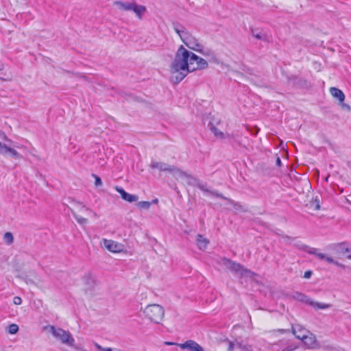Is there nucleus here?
Returning a JSON list of instances; mask_svg holds the SVG:
<instances>
[{
    "instance_id": "ddd939ff",
    "label": "nucleus",
    "mask_w": 351,
    "mask_h": 351,
    "mask_svg": "<svg viewBox=\"0 0 351 351\" xmlns=\"http://www.w3.org/2000/svg\"><path fill=\"white\" fill-rule=\"evenodd\" d=\"M301 340L310 348H315L317 344L315 337L312 334L310 336L305 335L304 337L302 338Z\"/></svg>"
},
{
    "instance_id": "ea45409f",
    "label": "nucleus",
    "mask_w": 351,
    "mask_h": 351,
    "mask_svg": "<svg viewBox=\"0 0 351 351\" xmlns=\"http://www.w3.org/2000/svg\"><path fill=\"white\" fill-rule=\"evenodd\" d=\"M276 163V165L278 167H280L282 165V162L279 157H277Z\"/></svg>"
},
{
    "instance_id": "c03bdc74",
    "label": "nucleus",
    "mask_w": 351,
    "mask_h": 351,
    "mask_svg": "<svg viewBox=\"0 0 351 351\" xmlns=\"http://www.w3.org/2000/svg\"><path fill=\"white\" fill-rule=\"evenodd\" d=\"M283 237H284V238H286V239H289V240H291V241H293V240H294V239H295L294 238H292V237H289V236H283Z\"/></svg>"
},
{
    "instance_id": "09e8293b",
    "label": "nucleus",
    "mask_w": 351,
    "mask_h": 351,
    "mask_svg": "<svg viewBox=\"0 0 351 351\" xmlns=\"http://www.w3.org/2000/svg\"><path fill=\"white\" fill-rule=\"evenodd\" d=\"M153 202H155V203L158 202V199H155L153 201Z\"/></svg>"
},
{
    "instance_id": "aec40b11",
    "label": "nucleus",
    "mask_w": 351,
    "mask_h": 351,
    "mask_svg": "<svg viewBox=\"0 0 351 351\" xmlns=\"http://www.w3.org/2000/svg\"><path fill=\"white\" fill-rule=\"evenodd\" d=\"M295 294H296L295 298L298 300L303 302L309 305V302H311V299H310L308 297H307L306 295H304L302 293L297 292Z\"/></svg>"
},
{
    "instance_id": "473e14b6",
    "label": "nucleus",
    "mask_w": 351,
    "mask_h": 351,
    "mask_svg": "<svg viewBox=\"0 0 351 351\" xmlns=\"http://www.w3.org/2000/svg\"><path fill=\"white\" fill-rule=\"evenodd\" d=\"M234 343L231 341H228V351H234Z\"/></svg>"
},
{
    "instance_id": "1a4fd4ad",
    "label": "nucleus",
    "mask_w": 351,
    "mask_h": 351,
    "mask_svg": "<svg viewBox=\"0 0 351 351\" xmlns=\"http://www.w3.org/2000/svg\"><path fill=\"white\" fill-rule=\"evenodd\" d=\"M0 154L1 155H7L10 154V156L14 159H20L22 158L21 154H19L14 149L7 146L5 144H3L0 143Z\"/></svg>"
},
{
    "instance_id": "de8ad7c7",
    "label": "nucleus",
    "mask_w": 351,
    "mask_h": 351,
    "mask_svg": "<svg viewBox=\"0 0 351 351\" xmlns=\"http://www.w3.org/2000/svg\"><path fill=\"white\" fill-rule=\"evenodd\" d=\"M93 217H97L98 216H97V213H93Z\"/></svg>"
},
{
    "instance_id": "4c0bfd02",
    "label": "nucleus",
    "mask_w": 351,
    "mask_h": 351,
    "mask_svg": "<svg viewBox=\"0 0 351 351\" xmlns=\"http://www.w3.org/2000/svg\"><path fill=\"white\" fill-rule=\"evenodd\" d=\"M77 205H79V206L81 207V208H81V210H89V208H87L85 205H82V204L81 203H80V202H77Z\"/></svg>"
},
{
    "instance_id": "bb28decb",
    "label": "nucleus",
    "mask_w": 351,
    "mask_h": 351,
    "mask_svg": "<svg viewBox=\"0 0 351 351\" xmlns=\"http://www.w3.org/2000/svg\"><path fill=\"white\" fill-rule=\"evenodd\" d=\"M114 189L121 195L122 199L125 198V195L127 192L125 191V190L122 187L116 186Z\"/></svg>"
},
{
    "instance_id": "58836bf2",
    "label": "nucleus",
    "mask_w": 351,
    "mask_h": 351,
    "mask_svg": "<svg viewBox=\"0 0 351 351\" xmlns=\"http://www.w3.org/2000/svg\"><path fill=\"white\" fill-rule=\"evenodd\" d=\"M334 265H337V267L345 268V265L339 263L338 261L335 260V263H333Z\"/></svg>"
},
{
    "instance_id": "0eeeda50",
    "label": "nucleus",
    "mask_w": 351,
    "mask_h": 351,
    "mask_svg": "<svg viewBox=\"0 0 351 351\" xmlns=\"http://www.w3.org/2000/svg\"><path fill=\"white\" fill-rule=\"evenodd\" d=\"M300 249L308 253L309 254L315 255L320 260H326L328 263L332 264L335 263V260L332 258L327 256L325 254L318 252V250L316 248L302 244L300 247Z\"/></svg>"
},
{
    "instance_id": "412c9836",
    "label": "nucleus",
    "mask_w": 351,
    "mask_h": 351,
    "mask_svg": "<svg viewBox=\"0 0 351 351\" xmlns=\"http://www.w3.org/2000/svg\"><path fill=\"white\" fill-rule=\"evenodd\" d=\"M237 346L242 351H253L252 346L250 345L243 343V341H237Z\"/></svg>"
},
{
    "instance_id": "49530a36",
    "label": "nucleus",
    "mask_w": 351,
    "mask_h": 351,
    "mask_svg": "<svg viewBox=\"0 0 351 351\" xmlns=\"http://www.w3.org/2000/svg\"><path fill=\"white\" fill-rule=\"evenodd\" d=\"M3 68H4L3 64L0 62V71H2L3 69Z\"/></svg>"
},
{
    "instance_id": "39448f33",
    "label": "nucleus",
    "mask_w": 351,
    "mask_h": 351,
    "mask_svg": "<svg viewBox=\"0 0 351 351\" xmlns=\"http://www.w3.org/2000/svg\"><path fill=\"white\" fill-rule=\"evenodd\" d=\"M222 264L230 271L233 272L234 274L239 275L241 277L247 276L251 273V271L245 268L240 263H236L229 258H223L221 259Z\"/></svg>"
},
{
    "instance_id": "f257e3e1",
    "label": "nucleus",
    "mask_w": 351,
    "mask_h": 351,
    "mask_svg": "<svg viewBox=\"0 0 351 351\" xmlns=\"http://www.w3.org/2000/svg\"><path fill=\"white\" fill-rule=\"evenodd\" d=\"M208 64L204 58L186 49L181 45L176 53L171 64V80L174 83L181 82L189 73L196 70L205 69Z\"/></svg>"
},
{
    "instance_id": "6e6552de",
    "label": "nucleus",
    "mask_w": 351,
    "mask_h": 351,
    "mask_svg": "<svg viewBox=\"0 0 351 351\" xmlns=\"http://www.w3.org/2000/svg\"><path fill=\"white\" fill-rule=\"evenodd\" d=\"M82 280L86 287V293L93 292L96 286V281L93 275L90 273L85 274L84 276L83 277Z\"/></svg>"
},
{
    "instance_id": "2eb2a0df",
    "label": "nucleus",
    "mask_w": 351,
    "mask_h": 351,
    "mask_svg": "<svg viewBox=\"0 0 351 351\" xmlns=\"http://www.w3.org/2000/svg\"><path fill=\"white\" fill-rule=\"evenodd\" d=\"M196 241L197 245L201 250H204L207 247L208 244L209 243L208 239L204 238L202 234L197 235Z\"/></svg>"
},
{
    "instance_id": "5701e85b",
    "label": "nucleus",
    "mask_w": 351,
    "mask_h": 351,
    "mask_svg": "<svg viewBox=\"0 0 351 351\" xmlns=\"http://www.w3.org/2000/svg\"><path fill=\"white\" fill-rule=\"evenodd\" d=\"M71 213L73 215V217H75V219H76V221L81 225H84V224H86L87 223V219L86 218H84L80 215H76V213L73 210H71Z\"/></svg>"
},
{
    "instance_id": "37998d69",
    "label": "nucleus",
    "mask_w": 351,
    "mask_h": 351,
    "mask_svg": "<svg viewBox=\"0 0 351 351\" xmlns=\"http://www.w3.org/2000/svg\"><path fill=\"white\" fill-rule=\"evenodd\" d=\"M210 50H208L207 51L204 52L202 51V52L201 53H202L203 55L204 56H208L209 55V53H210Z\"/></svg>"
},
{
    "instance_id": "a18cd8bd",
    "label": "nucleus",
    "mask_w": 351,
    "mask_h": 351,
    "mask_svg": "<svg viewBox=\"0 0 351 351\" xmlns=\"http://www.w3.org/2000/svg\"><path fill=\"white\" fill-rule=\"evenodd\" d=\"M103 351H114V350L110 348H104Z\"/></svg>"
},
{
    "instance_id": "a878e982",
    "label": "nucleus",
    "mask_w": 351,
    "mask_h": 351,
    "mask_svg": "<svg viewBox=\"0 0 351 351\" xmlns=\"http://www.w3.org/2000/svg\"><path fill=\"white\" fill-rule=\"evenodd\" d=\"M19 330L18 325L15 324H12L8 326V332L10 334H16Z\"/></svg>"
},
{
    "instance_id": "7c9ffc66",
    "label": "nucleus",
    "mask_w": 351,
    "mask_h": 351,
    "mask_svg": "<svg viewBox=\"0 0 351 351\" xmlns=\"http://www.w3.org/2000/svg\"><path fill=\"white\" fill-rule=\"evenodd\" d=\"M341 106L342 109L344 110H346L348 112H350L351 110V107L348 104L343 103V101L341 102Z\"/></svg>"
},
{
    "instance_id": "2f4dec72",
    "label": "nucleus",
    "mask_w": 351,
    "mask_h": 351,
    "mask_svg": "<svg viewBox=\"0 0 351 351\" xmlns=\"http://www.w3.org/2000/svg\"><path fill=\"white\" fill-rule=\"evenodd\" d=\"M13 302L16 305H19L22 303V299L19 296H15L13 298Z\"/></svg>"
},
{
    "instance_id": "4be33fe9",
    "label": "nucleus",
    "mask_w": 351,
    "mask_h": 351,
    "mask_svg": "<svg viewBox=\"0 0 351 351\" xmlns=\"http://www.w3.org/2000/svg\"><path fill=\"white\" fill-rule=\"evenodd\" d=\"M123 199L128 202H136L138 199V197L136 195H132L128 193H126L125 198H123Z\"/></svg>"
},
{
    "instance_id": "f3484780",
    "label": "nucleus",
    "mask_w": 351,
    "mask_h": 351,
    "mask_svg": "<svg viewBox=\"0 0 351 351\" xmlns=\"http://www.w3.org/2000/svg\"><path fill=\"white\" fill-rule=\"evenodd\" d=\"M309 305L318 309H326L331 306V304L314 302L312 300L309 302Z\"/></svg>"
},
{
    "instance_id": "a211bd4d",
    "label": "nucleus",
    "mask_w": 351,
    "mask_h": 351,
    "mask_svg": "<svg viewBox=\"0 0 351 351\" xmlns=\"http://www.w3.org/2000/svg\"><path fill=\"white\" fill-rule=\"evenodd\" d=\"M251 31H252V36L254 38H256V39L263 40V41L268 40L267 36L266 34H263L261 32H257L256 29H254L253 28H252Z\"/></svg>"
},
{
    "instance_id": "423d86ee",
    "label": "nucleus",
    "mask_w": 351,
    "mask_h": 351,
    "mask_svg": "<svg viewBox=\"0 0 351 351\" xmlns=\"http://www.w3.org/2000/svg\"><path fill=\"white\" fill-rule=\"evenodd\" d=\"M180 39L189 49L199 53L202 52L203 45L189 31Z\"/></svg>"
},
{
    "instance_id": "8fccbe9b",
    "label": "nucleus",
    "mask_w": 351,
    "mask_h": 351,
    "mask_svg": "<svg viewBox=\"0 0 351 351\" xmlns=\"http://www.w3.org/2000/svg\"><path fill=\"white\" fill-rule=\"evenodd\" d=\"M166 343L168 344V345H171L172 344V343H170V342H167Z\"/></svg>"
},
{
    "instance_id": "dca6fc26",
    "label": "nucleus",
    "mask_w": 351,
    "mask_h": 351,
    "mask_svg": "<svg viewBox=\"0 0 351 351\" xmlns=\"http://www.w3.org/2000/svg\"><path fill=\"white\" fill-rule=\"evenodd\" d=\"M173 26L175 32L179 35L180 38L184 34H185V33L188 32L182 25L178 22L173 23Z\"/></svg>"
},
{
    "instance_id": "a19ab883",
    "label": "nucleus",
    "mask_w": 351,
    "mask_h": 351,
    "mask_svg": "<svg viewBox=\"0 0 351 351\" xmlns=\"http://www.w3.org/2000/svg\"><path fill=\"white\" fill-rule=\"evenodd\" d=\"M95 347H96L98 350H101V351H103L104 348H102L100 345H99L98 343H95Z\"/></svg>"
},
{
    "instance_id": "20e7f679",
    "label": "nucleus",
    "mask_w": 351,
    "mask_h": 351,
    "mask_svg": "<svg viewBox=\"0 0 351 351\" xmlns=\"http://www.w3.org/2000/svg\"><path fill=\"white\" fill-rule=\"evenodd\" d=\"M144 313L151 321L158 324L164 317L163 308L159 304H149L146 306Z\"/></svg>"
},
{
    "instance_id": "cd10ccee",
    "label": "nucleus",
    "mask_w": 351,
    "mask_h": 351,
    "mask_svg": "<svg viewBox=\"0 0 351 351\" xmlns=\"http://www.w3.org/2000/svg\"><path fill=\"white\" fill-rule=\"evenodd\" d=\"M114 189L121 195L122 199L125 198V195L127 192L125 191V190L122 187L116 186Z\"/></svg>"
},
{
    "instance_id": "e433bc0d",
    "label": "nucleus",
    "mask_w": 351,
    "mask_h": 351,
    "mask_svg": "<svg viewBox=\"0 0 351 351\" xmlns=\"http://www.w3.org/2000/svg\"><path fill=\"white\" fill-rule=\"evenodd\" d=\"M295 349H296L295 346H289L287 347L286 348H285L282 351H293Z\"/></svg>"
},
{
    "instance_id": "9b49d317",
    "label": "nucleus",
    "mask_w": 351,
    "mask_h": 351,
    "mask_svg": "<svg viewBox=\"0 0 351 351\" xmlns=\"http://www.w3.org/2000/svg\"><path fill=\"white\" fill-rule=\"evenodd\" d=\"M104 247L112 252H119L121 250V245L117 243L112 240H108L104 239L103 240Z\"/></svg>"
},
{
    "instance_id": "4468645a",
    "label": "nucleus",
    "mask_w": 351,
    "mask_h": 351,
    "mask_svg": "<svg viewBox=\"0 0 351 351\" xmlns=\"http://www.w3.org/2000/svg\"><path fill=\"white\" fill-rule=\"evenodd\" d=\"M330 94L337 98L340 102H343L345 99V95L342 90L336 88L332 87L330 88Z\"/></svg>"
},
{
    "instance_id": "72a5a7b5",
    "label": "nucleus",
    "mask_w": 351,
    "mask_h": 351,
    "mask_svg": "<svg viewBox=\"0 0 351 351\" xmlns=\"http://www.w3.org/2000/svg\"><path fill=\"white\" fill-rule=\"evenodd\" d=\"M313 272L311 270L306 271L304 274V278H309L312 276Z\"/></svg>"
},
{
    "instance_id": "f03ea898",
    "label": "nucleus",
    "mask_w": 351,
    "mask_h": 351,
    "mask_svg": "<svg viewBox=\"0 0 351 351\" xmlns=\"http://www.w3.org/2000/svg\"><path fill=\"white\" fill-rule=\"evenodd\" d=\"M150 167L152 169H158L161 171H168L173 175L177 179L179 178H191L194 180L196 182L195 186L201 191L208 193L215 197L221 198L222 199L228 201L233 207L236 209L241 208V205L239 202H236L232 199L225 197L223 194L219 193L217 191H210L206 187V184L202 183L199 180L192 177L187 174L184 171L180 170L174 165H169L162 162H152Z\"/></svg>"
},
{
    "instance_id": "c9c22d12",
    "label": "nucleus",
    "mask_w": 351,
    "mask_h": 351,
    "mask_svg": "<svg viewBox=\"0 0 351 351\" xmlns=\"http://www.w3.org/2000/svg\"><path fill=\"white\" fill-rule=\"evenodd\" d=\"M313 204L315 205V210H318L320 209V206H319V201L317 199H315V202H313Z\"/></svg>"
},
{
    "instance_id": "c756f323",
    "label": "nucleus",
    "mask_w": 351,
    "mask_h": 351,
    "mask_svg": "<svg viewBox=\"0 0 351 351\" xmlns=\"http://www.w3.org/2000/svg\"><path fill=\"white\" fill-rule=\"evenodd\" d=\"M0 138L7 141V142H9V143H12V140L8 138V137L6 136V134H5L4 132H3L2 130H0Z\"/></svg>"
},
{
    "instance_id": "393cba45",
    "label": "nucleus",
    "mask_w": 351,
    "mask_h": 351,
    "mask_svg": "<svg viewBox=\"0 0 351 351\" xmlns=\"http://www.w3.org/2000/svg\"><path fill=\"white\" fill-rule=\"evenodd\" d=\"M138 208L148 209L151 206V202L147 201H141L137 204Z\"/></svg>"
},
{
    "instance_id": "7ed1b4c3",
    "label": "nucleus",
    "mask_w": 351,
    "mask_h": 351,
    "mask_svg": "<svg viewBox=\"0 0 351 351\" xmlns=\"http://www.w3.org/2000/svg\"><path fill=\"white\" fill-rule=\"evenodd\" d=\"M114 4L117 5L121 11H132L139 19H142L143 14L146 12V7L143 5L137 4L134 1L131 2H123L121 1H115Z\"/></svg>"
},
{
    "instance_id": "c85d7f7f",
    "label": "nucleus",
    "mask_w": 351,
    "mask_h": 351,
    "mask_svg": "<svg viewBox=\"0 0 351 351\" xmlns=\"http://www.w3.org/2000/svg\"><path fill=\"white\" fill-rule=\"evenodd\" d=\"M93 176L95 178V185L96 186H101L102 185L101 179L95 174H93Z\"/></svg>"
},
{
    "instance_id": "b1692460",
    "label": "nucleus",
    "mask_w": 351,
    "mask_h": 351,
    "mask_svg": "<svg viewBox=\"0 0 351 351\" xmlns=\"http://www.w3.org/2000/svg\"><path fill=\"white\" fill-rule=\"evenodd\" d=\"M3 239H4V241L10 245V244H12L13 243V241H14V237H13V235L11 232H5L4 236H3Z\"/></svg>"
},
{
    "instance_id": "79ce46f5",
    "label": "nucleus",
    "mask_w": 351,
    "mask_h": 351,
    "mask_svg": "<svg viewBox=\"0 0 351 351\" xmlns=\"http://www.w3.org/2000/svg\"><path fill=\"white\" fill-rule=\"evenodd\" d=\"M278 332H280V333H285V332H289V330H285V329H278Z\"/></svg>"
},
{
    "instance_id": "9d476101",
    "label": "nucleus",
    "mask_w": 351,
    "mask_h": 351,
    "mask_svg": "<svg viewBox=\"0 0 351 351\" xmlns=\"http://www.w3.org/2000/svg\"><path fill=\"white\" fill-rule=\"evenodd\" d=\"M178 346L182 349H188L190 351H204L203 348L193 340H188Z\"/></svg>"
},
{
    "instance_id": "f704fd0d",
    "label": "nucleus",
    "mask_w": 351,
    "mask_h": 351,
    "mask_svg": "<svg viewBox=\"0 0 351 351\" xmlns=\"http://www.w3.org/2000/svg\"><path fill=\"white\" fill-rule=\"evenodd\" d=\"M345 243H342L338 245V247H339L343 252H348V249L347 247H344Z\"/></svg>"
},
{
    "instance_id": "f8f14e48",
    "label": "nucleus",
    "mask_w": 351,
    "mask_h": 351,
    "mask_svg": "<svg viewBox=\"0 0 351 351\" xmlns=\"http://www.w3.org/2000/svg\"><path fill=\"white\" fill-rule=\"evenodd\" d=\"M291 330L293 334L299 339L304 338V335L308 332V331L300 325L292 326Z\"/></svg>"
},
{
    "instance_id": "6ab92c4d",
    "label": "nucleus",
    "mask_w": 351,
    "mask_h": 351,
    "mask_svg": "<svg viewBox=\"0 0 351 351\" xmlns=\"http://www.w3.org/2000/svg\"><path fill=\"white\" fill-rule=\"evenodd\" d=\"M208 126L210 127V130L212 131V132L216 137L221 139L224 138V134L220 130H219L214 125L210 123Z\"/></svg>"
}]
</instances>
